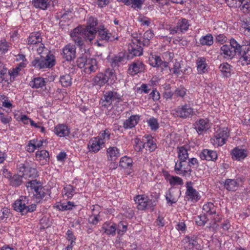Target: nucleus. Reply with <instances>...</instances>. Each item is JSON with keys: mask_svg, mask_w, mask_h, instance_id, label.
I'll return each mask as SVG.
<instances>
[{"mask_svg": "<svg viewBox=\"0 0 250 250\" xmlns=\"http://www.w3.org/2000/svg\"><path fill=\"white\" fill-rule=\"evenodd\" d=\"M45 56L41 55L40 57H35L32 61V66L39 69L50 68L55 65V56L50 51L44 53Z\"/></svg>", "mask_w": 250, "mask_h": 250, "instance_id": "1", "label": "nucleus"}, {"mask_svg": "<svg viewBox=\"0 0 250 250\" xmlns=\"http://www.w3.org/2000/svg\"><path fill=\"white\" fill-rule=\"evenodd\" d=\"M77 65L79 68H84V73L90 74L94 72L98 68L97 62L96 59L87 58L86 55H83L77 59Z\"/></svg>", "mask_w": 250, "mask_h": 250, "instance_id": "2", "label": "nucleus"}, {"mask_svg": "<svg viewBox=\"0 0 250 250\" xmlns=\"http://www.w3.org/2000/svg\"><path fill=\"white\" fill-rule=\"evenodd\" d=\"M14 208L19 211L22 215L32 212L36 210L37 205L35 204L29 205V200L26 196H21L19 200H17L13 205Z\"/></svg>", "mask_w": 250, "mask_h": 250, "instance_id": "3", "label": "nucleus"}, {"mask_svg": "<svg viewBox=\"0 0 250 250\" xmlns=\"http://www.w3.org/2000/svg\"><path fill=\"white\" fill-rule=\"evenodd\" d=\"M230 46L228 45H223L221 47V53L224 54L225 57L232 58L235 55L241 54L242 52V48L244 45H241L237 42L234 39L230 40Z\"/></svg>", "mask_w": 250, "mask_h": 250, "instance_id": "4", "label": "nucleus"}, {"mask_svg": "<svg viewBox=\"0 0 250 250\" xmlns=\"http://www.w3.org/2000/svg\"><path fill=\"white\" fill-rule=\"evenodd\" d=\"M193 109L190 104H185L178 106L172 110L171 114L175 117L186 119L191 117L194 114Z\"/></svg>", "mask_w": 250, "mask_h": 250, "instance_id": "5", "label": "nucleus"}, {"mask_svg": "<svg viewBox=\"0 0 250 250\" xmlns=\"http://www.w3.org/2000/svg\"><path fill=\"white\" fill-rule=\"evenodd\" d=\"M139 40H136V42H132L128 47L129 53L127 55V59H132L135 56H140L143 54V48L140 45Z\"/></svg>", "mask_w": 250, "mask_h": 250, "instance_id": "6", "label": "nucleus"}, {"mask_svg": "<svg viewBox=\"0 0 250 250\" xmlns=\"http://www.w3.org/2000/svg\"><path fill=\"white\" fill-rule=\"evenodd\" d=\"M122 96L115 90L104 92L102 100L108 105H111L113 102H119L122 101Z\"/></svg>", "mask_w": 250, "mask_h": 250, "instance_id": "7", "label": "nucleus"}, {"mask_svg": "<svg viewBox=\"0 0 250 250\" xmlns=\"http://www.w3.org/2000/svg\"><path fill=\"white\" fill-rule=\"evenodd\" d=\"M20 172L22 174L23 177L35 178L37 175V171L36 168L30 167L27 164H21L19 165Z\"/></svg>", "mask_w": 250, "mask_h": 250, "instance_id": "8", "label": "nucleus"}, {"mask_svg": "<svg viewBox=\"0 0 250 250\" xmlns=\"http://www.w3.org/2000/svg\"><path fill=\"white\" fill-rule=\"evenodd\" d=\"M62 57L67 61H69L76 58V47L70 44H67L62 49Z\"/></svg>", "mask_w": 250, "mask_h": 250, "instance_id": "9", "label": "nucleus"}, {"mask_svg": "<svg viewBox=\"0 0 250 250\" xmlns=\"http://www.w3.org/2000/svg\"><path fill=\"white\" fill-rule=\"evenodd\" d=\"M149 63L153 67H160L162 70L168 66V62L162 60L160 56L152 55L149 58Z\"/></svg>", "mask_w": 250, "mask_h": 250, "instance_id": "10", "label": "nucleus"}, {"mask_svg": "<svg viewBox=\"0 0 250 250\" xmlns=\"http://www.w3.org/2000/svg\"><path fill=\"white\" fill-rule=\"evenodd\" d=\"M145 65L142 61H137L132 63L128 69V73L131 75H135L139 73L143 72Z\"/></svg>", "mask_w": 250, "mask_h": 250, "instance_id": "11", "label": "nucleus"}, {"mask_svg": "<svg viewBox=\"0 0 250 250\" xmlns=\"http://www.w3.org/2000/svg\"><path fill=\"white\" fill-rule=\"evenodd\" d=\"M194 128L199 134L207 131L209 127L208 121L207 119H200L193 124Z\"/></svg>", "mask_w": 250, "mask_h": 250, "instance_id": "12", "label": "nucleus"}, {"mask_svg": "<svg viewBox=\"0 0 250 250\" xmlns=\"http://www.w3.org/2000/svg\"><path fill=\"white\" fill-rule=\"evenodd\" d=\"M192 183L191 181L187 182L186 183L187 191L186 195L188 196L192 201L197 202L200 199L198 191L192 187Z\"/></svg>", "mask_w": 250, "mask_h": 250, "instance_id": "13", "label": "nucleus"}, {"mask_svg": "<svg viewBox=\"0 0 250 250\" xmlns=\"http://www.w3.org/2000/svg\"><path fill=\"white\" fill-rule=\"evenodd\" d=\"M104 142L99 141L96 137L91 139L89 142L88 147L90 151L96 153L99 151L101 148L104 147Z\"/></svg>", "mask_w": 250, "mask_h": 250, "instance_id": "14", "label": "nucleus"}, {"mask_svg": "<svg viewBox=\"0 0 250 250\" xmlns=\"http://www.w3.org/2000/svg\"><path fill=\"white\" fill-rule=\"evenodd\" d=\"M98 34L101 40L106 42H112L118 40V37H115L109 32L106 28H100L98 30Z\"/></svg>", "mask_w": 250, "mask_h": 250, "instance_id": "15", "label": "nucleus"}, {"mask_svg": "<svg viewBox=\"0 0 250 250\" xmlns=\"http://www.w3.org/2000/svg\"><path fill=\"white\" fill-rule=\"evenodd\" d=\"M81 33L82 34L83 37L85 40L91 41L95 37L97 33V30L87 27L83 28L82 26Z\"/></svg>", "mask_w": 250, "mask_h": 250, "instance_id": "16", "label": "nucleus"}, {"mask_svg": "<svg viewBox=\"0 0 250 250\" xmlns=\"http://www.w3.org/2000/svg\"><path fill=\"white\" fill-rule=\"evenodd\" d=\"M231 157L233 160L240 161L247 156V151L238 147H235L231 151Z\"/></svg>", "mask_w": 250, "mask_h": 250, "instance_id": "17", "label": "nucleus"}, {"mask_svg": "<svg viewBox=\"0 0 250 250\" xmlns=\"http://www.w3.org/2000/svg\"><path fill=\"white\" fill-rule=\"evenodd\" d=\"M239 185L238 179H227L224 182V188L229 191H236Z\"/></svg>", "mask_w": 250, "mask_h": 250, "instance_id": "18", "label": "nucleus"}, {"mask_svg": "<svg viewBox=\"0 0 250 250\" xmlns=\"http://www.w3.org/2000/svg\"><path fill=\"white\" fill-rule=\"evenodd\" d=\"M239 56L240 57L238 62L242 65H247L250 64V50L249 49H246V47H245Z\"/></svg>", "mask_w": 250, "mask_h": 250, "instance_id": "19", "label": "nucleus"}, {"mask_svg": "<svg viewBox=\"0 0 250 250\" xmlns=\"http://www.w3.org/2000/svg\"><path fill=\"white\" fill-rule=\"evenodd\" d=\"M134 201L137 205V208L139 210H143L146 208V197L144 195H138L134 197Z\"/></svg>", "mask_w": 250, "mask_h": 250, "instance_id": "20", "label": "nucleus"}, {"mask_svg": "<svg viewBox=\"0 0 250 250\" xmlns=\"http://www.w3.org/2000/svg\"><path fill=\"white\" fill-rule=\"evenodd\" d=\"M125 60V54L121 52L110 59V62L112 67L119 66L120 63L124 62Z\"/></svg>", "mask_w": 250, "mask_h": 250, "instance_id": "21", "label": "nucleus"}, {"mask_svg": "<svg viewBox=\"0 0 250 250\" xmlns=\"http://www.w3.org/2000/svg\"><path fill=\"white\" fill-rule=\"evenodd\" d=\"M200 158L202 160L214 161L217 158V154L215 151L204 149L200 154Z\"/></svg>", "mask_w": 250, "mask_h": 250, "instance_id": "22", "label": "nucleus"}, {"mask_svg": "<svg viewBox=\"0 0 250 250\" xmlns=\"http://www.w3.org/2000/svg\"><path fill=\"white\" fill-rule=\"evenodd\" d=\"M144 143L142 145L143 147L146 150L153 151L156 148V144L151 136H147L143 139Z\"/></svg>", "mask_w": 250, "mask_h": 250, "instance_id": "23", "label": "nucleus"}, {"mask_svg": "<svg viewBox=\"0 0 250 250\" xmlns=\"http://www.w3.org/2000/svg\"><path fill=\"white\" fill-rule=\"evenodd\" d=\"M54 132L59 137H64L68 135L69 130L66 125H58L55 126Z\"/></svg>", "mask_w": 250, "mask_h": 250, "instance_id": "24", "label": "nucleus"}, {"mask_svg": "<svg viewBox=\"0 0 250 250\" xmlns=\"http://www.w3.org/2000/svg\"><path fill=\"white\" fill-rule=\"evenodd\" d=\"M140 117L138 115H132L129 119L126 120L124 124L123 127L125 128H131L134 127L138 123Z\"/></svg>", "mask_w": 250, "mask_h": 250, "instance_id": "25", "label": "nucleus"}, {"mask_svg": "<svg viewBox=\"0 0 250 250\" xmlns=\"http://www.w3.org/2000/svg\"><path fill=\"white\" fill-rule=\"evenodd\" d=\"M107 157L109 161H115L120 156L119 150L116 147H110L107 149Z\"/></svg>", "mask_w": 250, "mask_h": 250, "instance_id": "26", "label": "nucleus"}, {"mask_svg": "<svg viewBox=\"0 0 250 250\" xmlns=\"http://www.w3.org/2000/svg\"><path fill=\"white\" fill-rule=\"evenodd\" d=\"M42 38L39 32L31 33L27 38L28 45H34L41 42Z\"/></svg>", "mask_w": 250, "mask_h": 250, "instance_id": "27", "label": "nucleus"}, {"mask_svg": "<svg viewBox=\"0 0 250 250\" xmlns=\"http://www.w3.org/2000/svg\"><path fill=\"white\" fill-rule=\"evenodd\" d=\"M197 68L199 74H203L207 70L206 60L204 57H199L196 61Z\"/></svg>", "mask_w": 250, "mask_h": 250, "instance_id": "28", "label": "nucleus"}, {"mask_svg": "<svg viewBox=\"0 0 250 250\" xmlns=\"http://www.w3.org/2000/svg\"><path fill=\"white\" fill-rule=\"evenodd\" d=\"M36 157L39 161H42V164H46L49 160V152L45 150H38L36 153Z\"/></svg>", "mask_w": 250, "mask_h": 250, "instance_id": "29", "label": "nucleus"}, {"mask_svg": "<svg viewBox=\"0 0 250 250\" xmlns=\"http://www.w3.org/2000/svg\"><path fill=\"white\" fill-rule=\"evenodd\" d=\"M9 179L10 185L14 187L19 186L22 183V175H14L12 176L10 173H8V175L7 176Z\"/></svg>", "mask_w": 250, "mask_h": 250, "instance_id": "30", "label": "nucleus"}, {"mask_svg": "<svg viewBox=\"0 0 250 250\" xmlns=\"http://www.w3.org/2000/svg\"><path fill=\"white\" fill-rule=\"evenodd\" d=\"M132 159L126 156L122 157L119 163V166L124 168H130L132 167Z\"/></svg>", "mask_w": 250, "mask_h": 250, "instance_id": "31", "label": "nucleus"}, {"mask_svg": "<svg viewBox=\"0 0 250 250\" xmlns=\"http://www.w3.org/2000/svg\"><path fill=\"white\" fill-rule=\"evenodd\" d=\"M45 82L43 78L42 77L35 78L31 81L29 85L34 88H42L45 85Z\"/></svg>", "mask_w": 250, "mask_h": 250, "instance_id": "32", "label": "nucleus"}, {"mask_svg": "<svg viewBox=\"0 0 250 250\" xmlns=\"http://www.w3.org/2000/svg\"><path fill=\"white\" fill-rule=\"evenodd\" d=\"M45 189L42 186L40 187H37L34 197L36 199V201L37 203H40L42 199L45 196L46 193L45 192Z\"/></svg>", "mask_w": 250, "mask_h": 250, "instance_id": "33", "label": "nucleus"}, {"mask_svg": "<svg viewBox=\"0 0 250 250\" xmlns=\"http://www.w3.org/2000/svg\"><path fill=\"white\" fill-rule=\"evenodd\" d=\"M231 66L228 63H223L219 66V69L224 76L229 77L231 75Z\"/></svg>", "mask_w": 250, "mask_h": 250, "instance_id": "34", "label": "nucleus"}, {"mask_svg": "<svg viewBox=\"0 0 250 250\" xmlns=\"http://www.w3.org/2000/svg\"><path fill=\"white\" fill-rule=\"evenodd\" d=\"M106 79L103 73H99L94 77L93 82L95 84L101 86L107 82Z\"/></svg>", "mask_w": 250, "mask_h": 250, "instance_id": "35", "label": "nucleus"}, {"mask_svg": "<svg viewBox=\"0 0 250 250\" xmlns=\"http://www.w3.org/2000/svg\"><path fill=\"white\" fill-rule=\"evenodd\" d=\"M176 25L179 28L180 32H183L188 30L189 24L188 20L184 18H182L178 20Z\"/></svg>", "mask_w": 250, "mask_h": 250, "instance_id": "36", "label": "nucleus"}, {"mask_svg": "<svg viewBox=\"0 0 250 250\" xmlns=\"http://www.w3.org/2000/svg\"><path fill=\"white\" fill-rule=\"evenodd\" d=\"M216 209L217 207L211 202H208L203 207V210L210 215L215 214L217 213Z\"/></svg>", "mask_w": 250, "mask_h": 250, "instance_id": "37", "label": "nucleus"}, {"mask_svg": "<svg viewBox=\"0 0 250 250\" xmlns=\"http://www.w3.org/2000/svg\"><path fill=\"white\" fill-rule=\"evenodd\" d=\"M178 157L179 161L182 162H186L188 157V150L185 148L184 146L178 147Z\"/></svg>", "mask_w": 250, "mask_h": 250, "instance_id": "38", "label": "nucleus"}, {"mask_svg": "<svg viewBox=\"0 0 250 250\" xmlns=\"http://www.w3.org/2000/svg\"><path fill=\"white\" fill-rule=\"evenodd\" d=\"M32 2L36 8L43 10L47 9L49 4V0H32Z\"/></svg>", "mask_w": 250, "mask_h": 250, "instance_id": "39", "label": "nucleus"}, {"mask_svg": "<svg viewBox=\"0 0 250 250\" xmlns=\"http://www.w3.org/2000/svg\"><path fill=\"white\" fill-rule=\"evenodd\" d=\"M118 1H121L125 4L129 5L132 4L134 7H137L139 9L141 8L142 5L143 3L142 0H117Z\"/></svg>", "mask_w": 250, "mask_h": 250, "instance_id": "40", "label": "nucleus"}, {"mask_svg": "<svg viewBox=\"0 0 250 250\" xmlns=\"http://www.w3.org/2000/svg\"><path fill=\"white\" fill-rule=\"evenodd\" d=\"M179 191H173L170 188L166 195V199L167 203H170V205L175 203L177 201V199L174 197V194Z\"/></svg>", "mask_w": 250, "mask_h": 250, "instance_id": "41", "label": "nucleus"}, {"mask_svg": "<svg viewBox=\"0 0 250 250\" xmlns=\"http://www.w3.org/2000/svg\"><path fill=\"white\" fill-rule=\"evenodd\" d=\"M199 41L200 44L203 45L210 46L213 43V37L211 34H208L201 38Z\"/></svg>", "mask_w": 250, "mask_h": 250, "instance_id": "42", "label": "nucleus"}, {"mask_svg": "<svg viewBox=\"0 0 250 250\" xmlns=\"http://www.w3.org/2000/svg\"><path fill=\"white\" fill-rule=\"evenodd\" d=\"M110 131L108 129H106L101 131L99 136L96 138L99 140L100 142H104V145L105 141L110 139Z\"/></svg>", "mask_w": 250, "mask_h": 250, "instance_id": "43", "label": "nucleus"}, {"mask_svg": "<svg viewBox=\"0 0 250 250\" xmlns=\"http://www.w3.org/2000/svg\"><path fill=\"white\" fill-rule=\"evenodd\" d=\"M238 8L244 13H248L250 10V0H240Z\"/></svg>", "mask_w": 250, "mask_h": 250, "instance_id": "44", "label": "nucleus"}, {"mask_svg": "<svg viewBox=\"0 0 250 250\" xmlns=\"http://www.w3.org/2000/svg\"><path fill=\"white\" fill-rule=\"evenodd\" d=\"M208 220V219L205 213L195 217L196 224L200 226H204Z\"/></svg>", "mask_w": 250, "mask_h": 250, "instance_id": "45", "label": "nucleus"}, {"mask_svg": "<svg viewBox=\"0 0 250 250\" xmlns=\"http://www.w3.org/2000/svg\"><path fill=\"white\" fill-rule=\"evenodd\" d=\"M105 77L107 79V81L111 80V82H114L116 80L115 70L113 69H107L104 73H103Z\"/></svg>", "mask_w": 250, "mask_h": 250, "instance_id": "46", "label": "nucleus"}, {"mask_svg": "<svg viewBox=\"0 0 250 250\" xmlns=\"http://www.w3.org/2000/svg\"><path fill=\"white\" fill-rule=\"evenodd\" d=\"M62 85L64 87H68L71 84V78L68 74L61 76L60 80Z\"/></svg>", "mask_w": 250, "mask_h": 250, "instance_id": "47", "label": "nucleus"}, {"mask_svg": "<svg viewBox=\"0 0 250 250\" xmlns=\"http://www.w3.org/2000/svg\"><path fill=\"white\" fill-rule=\"evenodd\" d=\"M73 206V204L68 201L66 203H60L57 206V208L60 210L64 211L72 209Z\"/></svg>", "mask_w": 250, "mask_h": 250, "instance_id": "48", "label": "nucleus"}, {"mask_svg": "<svg viewBox=\"0 0 250 250\" xmlns=\"http://www.w3.org/2000/svg\"><path fill=\"white\" fill-rule=\"evenodd\" d=\"M210 141L211 143L214 146H222L226 143V141H224V139H222L221 137L220 138L215 134L214 135V137L211 139Z\"/></svg>", "mask_w": 250, "mask_h": 250, "instance_id": "49", "label": "nucleus"}, {"mask_svg": "<svg viewBox=\"0 0 250 250\" xmlns=\"http://www.w3.org/2000/svg\"><path fill=\"white\" fill-rule=\"evenodd\" d=\"M215 135H217L220 138L221 137L222 139H224V141H226L229 136V132L228 131V128H223L218 129L216 132Z\"/></svg>", "mask_w": 250, "mask_h": 250, "instance_id": "50", "label": "nucleus"}, {"mask_svg": "<svg viewBox=\"0 0 250 250\" xmlns=\"http://www.w3.org/2000/svg\"><path fill=\"white\" fill-rule=\"evenodd\" d=\"M154 36V34L150 30H147L145 32L143 35L144 45H146L149 44V40L152 39Z\"/></svg>", "mask_w": 250, "mask_h": 250, "instance_id": "51", "label": "nucleus"}, {"mask_svg": "<svg viewBox=\"0 0 250 250\" xmlns=\"http://www.w3.org/2000/svg\"><path fill=\"white\" fill-rule=\"evenodd\" d=\"M169 184L173 186L183 185V180L178 176H171L169 179Z\"/></svg>", "mask_w": 250, "mask_h": 250, "instance_id": "52", "label": "nucleus"}, {"mask_svg": "<svg viewBox=\"0 0 250 250\" xmlns=\"http://www.w3.org/2000/svg\"><path fill=\"white\" fill-rule=\"evenodd\" d=\"M43 143V140L36 141V143L35 142L34 140H31L30 141L28 146L29 147L31 146L32 147L31 151H33L35 149H37V148L41 147L42 146Z\"/></svg>", "mask_w": 250, "mask_h": 250, "instance_id": "53", "label": "nucleus"}, {"mask_svg": "<svg viewBox=\"0 0 250 250\" xmlns=\"http://www.w3.org/2000/svg\"><path fill=\"white\" fill-rule=\"evenodd\" d=\"M103 229H104V232L107 235H115L116 234V231L117 229L116 228L115 225H112L111 226H109L108 228H106L105 226H104L103 227Z\"/></svg>", "mask_w": 250, "mask_h": 250, "instance_id": "54", "label": "nucleus"}, {"mask_svg": "<svg viewBox=\"0 0 250 250\" xmlns=\"http://www.w3.org/2000/svg\"><path fill=\"white\" fill-rule=\"evenodd\" d=\"M148 124L152 130H156L159 128V124L157 120L154 118H150L148 120Z\"/></svg>", "mask_w": 250, "mask_h": 250, "instance_id": "55", "label": "nucleus"}, {"mask_svg": "<svg viewBox=\"0 0 250 250\" xmlns=\"http://www.w3.org/2000/svg\"><path fill=\"white\" fill-rule=\"evenodd\" d=\"M42 186L40 185V183L37 180H30L27 183L26 187L27 188H30L31 189H34L36 191L37 187H40Z\"/></svg>", "mask_w": 250, "mask_h": 250, "instance_id": "56", "label": "nucleus"}, {"mask_svg": "<svg viewBox=\"0 0 250 250\" xmlns=\"http://www.w3.org/2000/svg\"><path fill=\"white\" fill-rule=\"evenodd\" d=\"M64 192L65 195L68 197H72L75 193V188L71 185H68L64 188Z\"/></svg>", "mask_w": 250, "mask_h": 250, "instance_id": "57", "label": "nucleus"}, {"mask_svg": "<svg viewBox=\"0 0 250 250\" xmlns=\"http://www.w3.org/2000/svg\"><path fill=\"white\" fill-rule=\"evenodd\" d=\"M127 225L123 222H120L118 226L117 232L118 234L123 235L127 230Z\"/></svg>", "mask_w": 250, "mask_h": 250, "instance_id": "58", "label": "nucleus"}, {"mask_svg": "<svg viewBox=\"0 0 250 250\" xmlns=\"http://www.w3.org/2000/svg\"><path fill=\"white\" fill-rule=\"evenodd\" d=\"M98 24L97 20L96 19L93 18V17H90L89 18L87 25L86 27L90 28H94L95 29H96V26Z\"/></svg>", "mask_w": 250, "mask_h": 250, "instance_id": "59", "label": "nucleus"}, {"mask_svg": "<svg viewBox=\"0 0 250 250\" xmlns=\"http://www.w3.org/2000/svg\"><path fill=\"white\" fill-rule=\"evenodd\" d=\"M177 96L184 97L186 94V89L184 87H180L176 88L174 92Z\"/></svg>", "mask_w": 250, "mask_h": 250, "instance_id": "60", "label": "nucleus"}, {"mask_svg": "<svg viewBox=\"0 0 250 250\" xmlns=\"http://www.w3.org/2000/svg\"><path fill=\"white\" fill-rule=\"evenodd\" d=\"M81 31L82 26H78L73 30V31L71 33L70 36L72 38H73V39L74 38H76L77 37H79L80 36H82Z\"/></svg>", "mask_w": 250, "mask_h": 250, "instance_id": "61", "label": "nucleus"}, {"mask_svg": "<svg viewBox=\"0 0 250 250\" xmlns=\"http://www.w3.org/2000/svg\"><path fill=\"white\" fill-rule=\"evenodd\" d=\"M157 198H155L154 199H148L146 197V203H147V207L151 209L152 210H153L154 207L156 205L157 203Z\"/></svg>", "mask_w": 250, "mask_h": 250, "instance_id": "62", "label": "nucleus"}, {"mask_svg": "<svg viewBox=\"0 0 250 250\" xmlns=\"http://www.w3.org/2000/svg\"><path fill=\"white\" fill-rule=\"evenodd\" d=\"M240 0H226L228 5L230 7L237 8L239 5Z\"/></svg>", "mask_w": 250, "mask_h": 250, "instance_id": "63", "label": "nucleus"}, {"mask_svg": "<svg viewBox=\"0 0 250 250\" xmlns=\"http://www.w3.org/2000/svg\"><path fill=\"white\" fill-rule=\"evenodd\" d=\"M67 235V239L70 242V243H72V244L75 243V240L76 238L74 235V234L73 232L68 229L66 232Z\"/></svg>", "mask_w": 250, "mask_h": 250, "instance_id": "64", "label": "nucleus"}]
</instances>
